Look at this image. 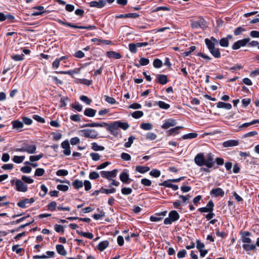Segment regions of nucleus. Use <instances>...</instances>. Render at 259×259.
<instances>
[{
  "label": "nucleus",
  "instance_id": "obj_32",
  "mask_svg": "<svg viewBox=\"0 0 259 259\" xmlns=\"http://www.w3.org/2000/svg\"><path fill=\"white\" fill-rule=\"evenodd\" d=\"M136 170L141 174H144L150 170V167L148 166L138 165L136 166Z\"/></svg>",
  "mask_w": 259,
  "mask_h": 259
},
{
  "label": "nucleus",
  "instance_id": "obj_19",
  "mask_svg": "<svg viewBox=\"0 0 259 259\" xmlns=\"http://www.w3.org/2000/svg\"><path fill=\"white\" fill-rule=\"evenodd\" d=\"M46 254L47 255L45 254H42L41 255H35L33 256V259H46L48 257H54L55 255L54 251H47L46 252Z\"/></svg>",
  "mask_w": 259,
  "mask_h": 259
},
{
  "label": "nucleus",
  "instance_id": "obj_53",
  "mask_svg": "<svg viewBox=\"0 0 259 259\" xmlns=\"http://www.w3.org/2000/svg\"><path fill=\"white\" fill-rule=\"evenodd\" d=\"M97 210L99 211H100V212L101 213V214H97V213H96V214H94L93 215V218L95 219V220H99L101 218H103V217H104L105 215V213L103 211V210H100V209L99 208H98L97 209Z\"/></svg>",
  "mask_w": 259,
  "mask_h": 259
},
{
  "label": "nucleus",
  "instance_id": "obj_27",
  "mask_svg": "<svg viewBox=\"0 0 259 259\" xmlns=\"http://www.w3.org/2000/svg\"><path fill=\"white\" fill-rule=\"evenodd\" d=\"M56 250L57 252L63 256H65L67 254V252L66 250L64 248V247L63 245L61 244H57L56 246Z\"/></svg>",
  "mask_w": 259,
  "mask_h": 259
},
{
  "label": "nucleus",
  "instance_id": "obj_16",
  "mask_svg": "<svg viewBox=\"0 0 259 259\" xmlns=\"http://www.w3.org/2000/svg\"><path fill=\"white\" fill-rule=\"evenodd\" d=\"M177 121L175 119L169 118L165 120L163 124L162 125L161 127L163 129L167 130L171 126L176 125Z\"/></svg>",
  "mask_w": 259,
  "mask_h": 259
},
{
  "label": "nucleus",
  "instance_id": "obj_40",
  "mask_svg": "<svg viewBox=\"0 0 259 259\" xmlns=\"http://www.w3.org/2000/svg\"><path fill=\"white\" fill-rule=\"evenodd\" d=\"M57 206L56 202L53 201L50 202L47 205L48 209L51 211L55 210Z\"/></svg>",
  "mask_w": 259,
  "mask_h": 259
},
{
  "label": "nucleus",
  "instance_id": "obj_3",
  "mask_svg": "<svg viewBox=\"0 0 259 259\" xmlns=\"http://www.w3.org/2000/svg\"><path fill=\"white\" fill-rule=\"evenodd\" d=\"M205 43L211 54L215 58H220L221 56L219 48L215 47L214 42H212L209 39L206 38Z\"/></svg>",
  "mask_w": 259,
  "mask_h": 259
},
{
  "label": "nucleus",
  "instance_id": "obj_21",
  "mask_svg": "<svg viewBox=\"0 0 259 259\" xmlns=\"http://www.w3.org/2000/svg\"><path fill=\"white\" fill-rule=\"evenodd\" d=\"M106 56L109 58H114L116 59H119L121 58V55L119 53L112 51L107 52Z\"/></svg>",
  "mask_w": 259,
  "mask_h": 259
},
{
  "label": "nucleus",
  "instance_id": "obj_50",
  "mask_svg": "<svg viewBox=\"0 0 259 259\" xmlns=\"http://www.w3.org/2000/svg\"><path fill=\"white\" fill-rule=\"evenodd\" d=\"M153 66L156 68H159L162 66V62L159 59H155L153 62Z\"/></svg>",
  "mask_w": 259,
  "mask_h": 259
},
{
  "label": "nucleus",
  "instance_id": "obj_33",
  "mask_svg": "<svg viewBox=\"0 0 259 259\" xmlns=\"http://www.w3.org/2000/svg\"><path fill=\"white\" fill-rule=\"evenodd\" d=\"M77 234L84 237H86L88 239H92L94 237V235L92 233L90 232H84L82 231H80L78 230L76 231Z\"/></svg>",
  "mask_w": 259,
  "mask_h": 259
},
{
  "label": "nucleus",
  "instance_id": "obj_8",
  "mask_svg": "<svg viewBox=\"0 0 259 259\" xmlns=\"http://www.w3.org/2000/svg\"><path fill=\"white\" fill-rule=\"evenodd\" d=\"M250 39L249 37L242 39L238 40L235 42L233 45L232 48L234 50L240 49L241 47H245L250 41Z\"/></svg>",
  "mask_w": 259,
  "mask_h": 259
},
{
  "label": "nucleus",
  "instance_id": "obj_30",
  "mask_svg": "<svg viewBox=\"0 0 259 259\" xmlns=\"http://www.w3.org/2000/svg\"><path fill=\"white\" fill-rule=\"evenodd\" d=\"M198 134L195 133H191L183 135L181 139L183 140L192 139L196 138Z\"/></svg>",
  "mask_w": 259,
  "mask_h": 259
},
{
  "label": "nucleus",
  "instance_id": "obj_22",
  "mask_svg": "<svg viewBox=\"0 0 259 259\" xmlns=\"http://www.w3.org/2000/svg\"><path fill=\"white\" fill-rule=\"evenodd\" d=\"M114 124V126H116L117 128H121L123 130H127L130 125L127 122H123L120 121H116L113 122Z\"/></svg>",
  "mask_w": 259,
  "mask_h": 259
},
{
  "label": "nucleus",
  "instance_id": "obj_48",
  "mask_svg": "<svg viewBox=\"0 0 259 259\" xmlns=\"http://www.w3.org/2000/svg\"><path fill=\"white\" fill-rule=\"evenodd\" d=\"M137 43L136 44H133L131 43L128 45V48L130 51L134 54H135L137 52Z\"/></svg>",
  "mask_w": 259,
  "mask_h": 259
},
{
  "label": "nucleus",
  "instance_id": "obj_7",
  "mask_svg": "<svg viewBox=\"0 0 259 259\" xmlns=\"http://www.w3.org/2000/svg\"><path fill=\"white\" fill-rule=\"evenodd\" d=\"M178 220V213L176 210L170 211L168 214V217L164 220V223L165 225L171 224L172 222Z\"/></svg>",
  "mask_w": 259,
  "mask_h": 259
},
{
  "label": "nucleus",
  "instance_id": "obj_43",
  "mask_svg": "<svg viewBox=\"0 0 259 259\" xmlns=\"http://www.w3.org/2000/svg\"><path fill=\"white\" fill-rule=\"evenodd\" d=\"M219 44L221 47H228L229 46V41H228V38H222L220 41Z\"/></svg>",
  "mask_w": 259,
  "mask_h": 259
},
{
  "label": "nucleus",
  "instance_id": "obj_52",
  "mask_svg": "<svg viewBox=\"0 0 259 259\" xmlns=\"http://www.w3.org/2000/svg\"><path fill=\"white\" fill-rule=\"evenodd\" d=\"M21 119H22V122H23V124L24 123L26 125H29L31 124V123H32V120L30 118H28V117H27L25 116H23V117H22Z\"/></svg>",
  "mask_w": 259,
  "mask_h": 259
},
{
  "label": "nucleus",
  "instance_id": "obj_35",
  "mask_svg": "<svg viewBox=\"0 0 259 259\" xmlns=\"http://www.w3.org/2000/svg\"><path fill=\"white\" fill-rule=\"evenodd\" d=\"M92 149L95 151H103L105 149V148L103 146H99L96 142H93L92 143Z\"/></svg>",
  "mask_w": 259,
  "mask_h": 259
},
{
  "label": "nucleus",
  "instance_id": "obj_44",
  "mask_svg": "<svg viewBox=\"0 0 259 259\" xmlns=\"http://www.w3.org/2000/svg\"><path fill=\"white\" fill-rule=\"evenodd\" d=\"M75 28L80 29H87V30H93L96 29V27L95 25H89L87 26H79L76 25Z\"/></svg>",
  "mask_w": 259,
  "mask_h": 259
},
{
  "label": "nucleus",
  "instance_id": "obj_24",
  "mask_svg": "<svg viewBox=\"0 0 259 259\" xmlns=\"http://www.w3.org/2000/svg\"><path fill=\"white\" fill-rule=\"evenodd\" d=\"M217 107L218 108H224L230 110L232 108V105L230 103L219 102L217 104Z\"/></svg>",
  "mask_w": 259,
  "mask_h": 259
},
{
  "label": "nucleus",
  "instance_id": "obj_20",
  "mask_svg": "<svg viewBox=\"0 0 259 259\" xmlns=\"http://www.w3.org/2000/svg\"><path fill=\"white\" fill-rule=\"evenodd\" d=\"M239 141L235 140H229L223 143V146L224 147H230L238 146Z\"/></svg>",
  "mask_w": 259,
  "mask_h": 259
},
{
  "label": "nucleus",
  "instance_id": "obj_5",
  "mask_svg": "<svg viewBox=\"0 0 259 259\" xmlns=\"http://www.w3.org/2000/svg\"><path fill=\"white\" fill-rule=\"evenodd\" d=\"M80 133H82V136L85 138L96 139L98 137L97 132L93 129H84L79 131Z\"/></svg>",
  "mask_w": 259,
  "mask_h": 259
},
{
  "label": "nucleus",
  "instance_id": "obj_37",
  "mask_svg": "<svg viewBox=\"0 0 259 259\" xmlns=\"http://www.w3.org/2000/svg\"><path fill=\"white\" fill-rule=\"evenodd\" d=\"M100 191H101V193H105L106 194H108L110 193H115L116 191V189L114 188L108 189L104 188L103 187H101L100 188Z\"/></svg>",
  "mask_w": 259,
  "mask_h": 259
},
{
  "label": "nucleus",
  "instance_id": "obj_25",
  "mask_svg": "<svg viewBox=\"0 0 259 259\" xmlns=\"http://www.w3.org/2000/svg\"><path fill=\"white\" fill-rule=\"evenodd\" d=\"M109 244V243L107 240L101 241L98 244L97 248L100 251H102L108 246Z\"/></svg>",
  "mask_w": 259,
  "mask_h": 259
},
{
  "label": "nucleus",
  "instance_id": "obj_55",
  "mask_svg": "<svg viewBox=\"0 0 259 259\" xmlns=\"http://www.w3.org/2000/svg\"><path fill=\"white\" fill-rule=\"evenodd\" d=\"M160 174H161L160 171L158 169H152L150 172V175L151 176L155 177V178L159 177L160 175Z\"/></svg>",
  "mask_w": 259,
  "mask_h": 259
},
{
  "label": "nucleus",
  "instance_id": "obj_56",
  "mask_svg": "<svg viewBox=\"0 0 259 259\" xmlns=\"http://www.w3.org/2000/svg\"><path fill=\"white\" fill-rule=\"evenodd\" d=\"M80 100L85 103L87 105H90L92 102L91 99L84 95H82L80 97Z\"/></svg>",
  "mask_w": 259,
  "mask_h": 259
},
{
  "label": "nucleus",
  "instance_id": "obj_41",
  "mask_svg": "<svg viewBox=\"0 0 259 259\" xmlns=\"http://www.w3.org/2000/svg\"><path fill=\"white\" fill-rule=\"evenodd\" d=\"M144 115V113L142 111H136L132 113V116L135 119H138L142 117Z\"/></svg>",
  "mask_w": 259,
  "mask_h": 259
},
{
  "label": "nucleus",
  "instance_id": "obj_62",
  "mask_svg": "<svg viewBox=\"0 0 259 259\" xmlns=\"http://www.w3.org/2000/svg\"><path fill=\"white\" fill-rule=\"evenodd\" d=\"M70 119L75 122H79L81 121L80 115L79 114H73L70 116Z\"/></svg>",
  "mask_w": 259,
  "mask_h": 259
},
{
  "label": "nucleus",
  "instance_id": "obj_10",
  "mask_svg": "<svg viewBox=\"0 0 259 259\" xmlns=\"http://www.w3.org/2000/svg\"><path fill=\"white\" fill-rule=\"evenodd\" d=\"M15 189L19 192H25L27 191V186L25 185L22 180L17 179L15 182Z\"/></svg>",
  "mask_w": 259,
  "mask_h": 259
},
{
  "label": "nucleus",
  "instance_id": "obj_6",
  "mask_svg": "<svg viewBox=\"0 0 259 259\" xmlns=\"http://www.w3.org/2000/svg\"><path fill=\"white\" fill-rule=\"evenodd\" d=\"M117 172L118 170L117 169H114L112 171L102 170L100 172V174L102 178L110 181L113 178H115L117 176Z\"/></svg>",
  "mask_w": 259,
  "mask_h": 259
},
{
  "label": "nucleus",
  "instance_id": "obj_47",
  "mask_svg": "<svg viewBox=\"0 0 259 259\" xmlns=\"http://www.w3.org/2000/svg\"><path fill=\"white\" fill-rule=\"evenodd\" d=\"M71 107L78 112L81 111L82 109V106L78 102H75V104H72Z\"/></svg>",
  "mask_w": 259,
  "mask_h": 259
},
{
  "label": "nucleus",
  "instance_id": "obj_23",
  "mask_svg": "<svg viewBox=\"0 0 259 259\" xmlns=\"http://www.w3.org/2000/svg\"><path fill=\"white\" fill-rule=\"evenodd\" d=\"M96 112V110L91 108H87L84 111V115L88 117H93L95 116Z\"/></svg>",
  "mask_w": 259,
  "mask_h": 259
},
{
  "label": "nucleus",
  "instance_id": "obj_4",
  "mask_svg": "<svg viewBox=\"0 0 259 259\" xmlns=\"http://www.w3.org/2000/svg\"><path fill=\"white\" fill-rule=\"evenodd\" d=\"M36 147L35 145H29L26 143H24L21 148L16 149L15 151L17 152H26L29 154H33L36 152Z\"/></svg>",
  "mask_w": 259,
  "mask_h": 259
},
{
  "label": "nucleus",
  "instance_id": "obj_11",
  "mask_svg": "<svg viewBox=\"0 0 259 259\" xmlns=\"http://www.w3.org/2000/svg\"><path fill=\"white\" fill-rule=\"evenodd\" d=\"M171 182H178V179L165 181L163 183L160 184L159 185L165 186L166 187L171 188L173 190L175 191L177 190L178 189V186L176 185L172 184L171 183Z\"/></svg>",
  "mask_w": 259,
  "mask_h": 259
},
{
  "label": "nucleus",
  "instance_id": "obj_13",
  "mask_svg": "<svg viewBox=\"0 0 259 259\" xmlns=\"http://www.w3.org/2000/svg\"><path fill=\"white\" fill-rule=\"evenodd\" d=\"M204 160V156L202 153H198L194 158L195 163L199 166H202L205 165Z\"/></svg>",
  "mask_w": 259,
  "mask_h": 259
},
{
  "label": "nucleus",
  "instance_id": "obj_57",
  "mask_svg": "<svg viewBox=\"0 0 259 259\" xmlns=\"http://www.w3.org/2000/svg\"><path fill=\"white\" fill-rule=\"evenodd\" d=\"M24 55L22 54L21 55H12L11 58L15 61H19L23 60L24 59Z\"/></svg>",
  "mask_w": 259,
  "mask_h": 259
},
{
  "label": "nucleus",
  "instance_id": "obj_26",
  "mask_svg": "<svg viewBox=\"0 0 259 259\" xmlns=\"http://www.w3.org/2000/svg\"><path fill=\"white\" fill-rule=\"evenodd\" d=\"M158 82L161 84H165L168 82L167 76L164 74H158L157 76Z\"/></svg>",
  "mask_w": 259,
  "mask_h": 259
},
{
  "label": "nucleus",
  "instance_id": "obj_63",
  "mask_svg": "<svg viewBox=\"0 0 259 259\" xmlns=\"http://www.w3.org/2000/svg\"><path fill=\"white\" fill-rule=\"evenodd\" d=\"M156 137V135L153 133H148L146 135V139L150 140H154Z\"/></svg>",
  "mask_w": 259,
  "mask_h": 259
},
{
  "label": "nucleus",
  "instance_id": "obj_36",
  "mask_svg": "<svg viewBox=\"0 0 259 259\" xmlns=\"http://www.w3.org/2000/svg\"><path fill=\"white\" fill-rule=\"evenodd\" d=\"M25 158V156H14L12 160L15 163H20L23 162Z\"/></svg>",
  "mask_w": 259,
  "mask_h": 259
},
{
  "label": "nucleus",
  "instance_id": "obj_39",
  "mask_svg": "<svg viewBox=\"0 0 259 259\" xmlns=\"http://www.w3.org/2000/svg\"><path fill=\"white\" fill-rule=\"evenodd\" d=\"M44 156L43 153H40L39 155H32L30 156L29 157V160L31 162L36 161L39 160L40 159H41Z\"/></svg>",
  "mask_w": 259,
  "mask_h": 259
},
{
  "label": "nucleus",
  "instance_id": "obj_54",
  "mask_svg": "<svg viewBox=\"0 0 259 259\" xmlns=\"http://www.w3.org/2000/svg\"><path fill=\"white\" fill-rule=\"evenodd\" d=\"M56 174L58 176H66L68 175V171L66 169H59L56 171Z\"/></svg>",
  "mask_w": 259,
  "mask_h": 259
},
{
  "label": "nucleus",
  "instance_id": "obj_42",
  "mask_svg": "<svg viewBox=\"0 0 259 259\" xmlns=\"http://www.w3.org/2000/svg\"><path fill=\"white\" fill-rule=\"evenodd\" d=\"M140 127L144 130H151L153 126L150 123H142L141 124Z\"/></svg>",
  "mask_w": 259,
  "mask_h": 259
},
{
  "label": "nucleus",
  "instance_id": "obj_2",
  "mask_svg": "<svg viewBox=\"0 0 259 259\" xmlns=\"http://www.w3.org/2000/svg\"><path fill=\"white\" fill-rule=\"evenodd\" d=\"M241 240L244 243L242 245L243 248L246 251H251L256 248L255 244H251V239L249 237L251 233L248 231H244L240 233Z\"/></svg>",
  "mask_w": 259,
  "mask_h": 259
},
{
  "label": "nucleus",
  "instance_id": "obj_9",
  "mask_svg": "<svg viewBox=\"0 0 259 259\" xmlns=\"http://www.w3.org/2000/svg\"><path fill=\"white\" fill-rule=\"evenodd\" d=\"M191 25L194 29L201 28L204 30L206 27V22L203 19H199L192 22Z\"/></svg>",
  "mask_w": 259,
  "mask_h": 259
},
{
  "label": "nucleus",
  "instance_id": "obj_60",
  "mask_svg": "<svg viewBox=\"0 0 259 259\" xmlns=\"http://www.w3.org/2000/svg\"><path fill=\"white\" fill-rule=\"evenodd\" d=\"M245 30L244 28L240 26L236 28L234 31V34L235 35H240L242 32L245 31Z\"/></svg>",
  "mask_w": 259,
  "mask_h": 259
},
{
  "label": "nucleus",
  "instance_id": "obj_59",
  "mask_svg": "<svg viewBox=\"0 0 259 259\" xmlns=\"http://www.w3.org/2000/svg\"><path fill=\"white\" fill-rule=\"evenodd\" d=\"M100 177L99 174L96 171L91 172L89 174V178L91 180H95L99 178Z\"/></svg>",
  "mask_w": 259,
  "mask_h": 259
},
{
  "label": "nucleus",
  "instance_id": "obj_49",
  "mask_svg": "<svg viewBox=\"0 0 259 259\" xmlns=\"http://www.w3.org/2000/svg\"><path fill=\"white\" fill-rule=\"evenodd\" d=\"M162 219V217H160L159 214H158V213H155L154 215H152L150 217V220L151 222H158L160 221Z\"/></svg>",
  "mask_w": 259,
  "mask_h": 259
},
{
  "label": "nucleus",
  "instance_id": "obj_17",
  "mask_svg": "<svg viewBox=\"0 0 259 259\" xmlns=\"http://www.w3.org/2000/svg\"><path fill=\"white\" fill-rule=\"evenodd\" d=\"M120 180L125 184H129L132 181L129 178V175L127 172L123 171L119 176Z\"/></svg>",
  "mask_w": 259,
  "mask_h": 259
},
{
  "label": "nucleus",
  "instance_id": "obj_14",
  "mask_svg": "<svg viewBox=\"0 0 259 259\" xmlns=\"http://www.w3.org/2000/svg\"><path fill=\"white\" fill-rule=\"evenodd\" d=\"M204 161V165H205L208 168H211L215 162L213 155L211 153L208 154L206 158H205Z\"/></svg>",
  "mask_w": 259,
  "mask_h": 259
},
{
  "label": "nucleus",
  "instance_id": "obj_28",
  "mask_svg": "<svg viewBox=\"0 0 259 259\" xmlns=\"http://www.w3.org/2000/svg\"><path fill=\"white\" fill-rule=\"evenodd\" d=\"M154 105H158L159 108L165 110L168 109L170 107V105L168 104L165 103L162 101H156Z\"/></svg>",
  "mask_w": 259,
  "mask_h": 259
},
{
  "label": "nucleus",
  "instance_id": "obj_51",
  "mask_svg": "<svg viewBox=\"0 0 259 259\" xmlns=\"http://www.w3.org/2000/svg\"><path fill=\"white\" fill-rule=\"evenodd\" d=\"M58 22L59 24H62V25H64V26H68V27H70L74 28H75V27H76V25L75 24H72V23H68V22H64L63 21H62V20H60V19H59L58 20Z\"/></svg>",
  "mask_w": 259,
  "mask_h": 259
},
{
  "label": "nucleus",
  "instance_id": "obj_64",
  "mask_svg": "<svg viewBox=\"0 0 259 259\" xmlns=\"http://www.w3.org/2000/svg\"><path fill=\"white\" fill-rule=\"evenodd\" d=\"M32 168L29 166H24L21 168L20 170L25 174H29L31 172Z\"/></svg>",
  "mask_w": 259,
  "mask_h": 259
},
{
  "label": "nucleus",
  "instance_id": "obj_46",
  "mask_svg": "<svg viewBox=\"0 0 259 259\" xmlns=\"http://www.w3.org/2000/svg\"><path fill=\"white\" fill-rule=\"evenodd\" d=\"M121 191L123 195H128L132 193L133 190L131 188L124 187L121 189Z\"/></svg>",
  "mask_w": 259,
  "mask_h": 259
},
{
  "label": "nucleus",
  "instance_id": "obj_29",
  "mask_svg": "<svg viewBox=\"0 0 259 259\" xmlns=\"http://www.w3.org/2000/svg\"><path fill=\"white\" fill-rule=\"evenodd\" d=\"M182 100L183 104L184 105H187L188 103V97H187L188 95H189V93L188 91L186 90H183L182 91Z\"/></svg>",
  "mask_w": 259,
  "mask_h": 259
},
{
  "label": "nucleus",
  "instance_id": "obj_1",
  "mask_svg": "<svg viewBox=\"0 0 259 259\" xmlns=\"http://www.w3.org/2000/svg\"><path fill=\"white\" fill-rule=\"evenodd\" d=\"M81 128L83 127H107V130L110 132V133L114 136L115 137H117L120 134V132L118 131V128L116 126H114V124L112 123L110 124L106 122H92V123H88L83 124L82 125H80Z\"/></svg>",
  "mask_w": 259,
  "mask_h": 259
},
{
  "label": "nucleus",
  "instance_id": "obj_31",
  "mask_svg": "<svg viewBox=\"0 0 259 259\" xmlns=\"http://www.w3.org/2000/svg\"><path fill=\"white\" fill-rule=\"evenodd\" d=\"M140 64L135 63L134 64L137 67H140L141 66H146L149 63V60L145 58H141L140 60Z\"/></svg>",
  "mask_w": 259,
  "mask_h": 259
},
{
  "label": "nucleus",
  "instance_id": "obj_58",
  "mask_svg": "<svg viewBox=\"0 0 259 259\" xmlns=\"http://www.w3.org/2000/svg\"><path fill=\"white\" fill-rule=\"evenodd\" d=\"M45 171L44 169L41 168H38L35 170L34 176L40 177L44 175Z\"/></svg>",
  "mask_w": 259,
  "mask_h": 259
},
{
  "label": "nucleus",
  "instance_id": "obj_38",
  "mask_svg": "<svg viewBox=\"0 0 259 259\" xmlns=\"http://www.w3.org/2000/svg\"><path fill=\"white\" fill-rule=\"evenodd\" d=\"M54 230L56 232L61 233L62 234H63L64 233V226L61 225L56 224L54 226Z\"/></svg>",
  "mask_w": 259,
  "mask_h": 259
},
{
  "label": "nucleus",
  "instance_id": "obj_61",
  "mask_svg": "<svg viewBox=\"0 0 259 259\" xmlns=\"http://www.w3.org/2000/svg\"><path fill=\"white\" fill-rule=\"evenodd\" d=\"M21 179L25 183L28 184H31L34 182V180L26 176H23Z\"/></svg>",
  "mask_w": 259,
  "mask_h": 259
},
{
  "label": "nucleus",
  "instance_id": "obj_45",
  "mask_svg": "<svg viewBox=\"0 0 259 259\" xmlns=\"http://www.w3.org/2000/svg\"><path fill=\"white\" fill-rule=\"evenodd\" d=\"M136 139L135 137L133 136H130L128 139V141L126 142L124 146L125 148H130L133 143L134 140Z\"/></svg>",
  "mask_w": 259,
  "mask_h": 259
},
{
  "label": "nucleus",
  "instance_id": "obj_12",
  "mask_svg": "<svg viewBox=\"0 0 259 259\" xmlns=\"http://www.w3.org/2000/svg\"><path fill=\"white\" fill-rule=\"evenodd\" d=\"M12 128L20 132L23 131L22 128L24 126L23 122L19 120H14L11 122Z\"/></svg>",
  "mask_w": 259,
  "mask_h": 259
},
{
  "label": "nucleus",
  "instance_id": "obj_15",
  "mask_svg": "<svg viewBox=\"0 0 259 259\" xmlns=\"http://www.w3.org/2000/svg\"><path fill=\"white\" fill-rule=\"evenodd\" d=\"M90 7H95L98 9L103 8L106 5V1L104 0H99V1H91L88 3Z\"/></svg>",
  "mask_w": 259,
  "mask_h": 259
},
{
  "label": "nucleus",
  "instance_id": "obj_18",
  "mask_svg": "<svg viewBox=\"0 0 259 259\" xmlns=\"http://www.w3.org/2000/svg\"><path fill=\"white\" fill-rule=\"evenodd\" d=\"M210 194L214 197L221 196L223 197L224 195V191L221 188H217L213 189L210 192Z\"/></svg>",
  "mask_w": 259,
  "mask_h": 259
},
{
  "label": "nucleus",
  "instance_id": "obj_34",
  "mask_svg": "<svg viewBox=\"0 0 259 259\" xmlns=\"http://www.w3.org/2000/svg\"><path fill=\"white\" fill-rule=\"evenodd\" d=\"M72 185L73 187L76 189H79L83 186V183L79 180H75L72 183Z\"/></svg>",
  "mask_w": 259,
  "mask_h": 259
}]
</instances>
